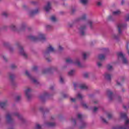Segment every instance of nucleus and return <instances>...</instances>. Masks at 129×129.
<instances>
[{"label": "nucleus", "instance_id": "f8f14e48", "mask_svg": "<svg viewBox=\"0 0 129 129\" xmlns=\"http://www.w3.org/2000/svg\"><path fill=\"white\" fill-rule=\"evenodd\" d=\"M99 60L100 61H102V60H104L105 59V56L103 54H100L98 56Z\"/></svg>", "mask_w": 129, "mask_h": 129}, {"label": "nucleus", "instance_id": "a19ab883", "mask_svg": "<svg viewBox=\"0 0 129 129\" xmlns=\"http://www.w3.org/2000/svg\"><path fill=\"white\" fill-rule=\"evenodd\" d=\"M111 117H112V115H111V114H108V118H111Z\"/></svg>", "mask_w": 129, "mask_h": 129}, {"label": "nucleus", "instance_id": "7ed1b4c3", "mask_svg": "<svg viewBox=\"0 0 129 129\" xmlns=\"http://www.w3.org/2000/svg\"><path fill=\"white\" fill-rule=\"evenodd\" d=\"M74 86L75 87H76L77 86H78L80 89H87L88 88L85 84H77L76 83H74Z\"/></svg>", "mask_w": 129, "mask_h": 129}, {"label": "nucleus", "instance_id": "c756f323", "mask_svg": "<svg viewBox=\"0 0 129 129\" xmlns=\"http://www.w3.org/2000/svg\"><path fill=\"white\" fill-rule=\"evenodd\" d=\"M35 128L36 129H41V125L39 124H37L35 126Z\"/></svg>", "mask_w": 129, "mask_h": 129}, {"label": "nucleus", "instance_id": "49530a36", "mask_svg": "<svg viewBox=\"0 0 129 129\" xmlns=\"http://www.w3.org/2000/svg\"><path fill=\"white\" fill-rule=\"evenodd\" d=\"M16 67H17V66H16L15 64L12 66V68H16Z\"/></svg>", "mask_w": 129, "mask_h": 129}, {"label": "nucleus", "instance_id": "20e7f679", "mask_svg": "<svg viewBox=\"0 0 129 129\" xmlns=\"http://www.w3.org/2000/svg\"><path fill=\"white\" fill-rule=\"evenodd\" d=\"M25 74L27 76L30 77V79L32 80V81H33V82H34V83H38V81H37V80L35 79L34 78L32 77V76H31V75H30V74L29 73V72L26 71L25 72Z\"/></svg>", "mask_w": 129, "mask_h": 129}, {"label": "nucleus", "instance_id": "2eb2a0df", "mask_svg": "<svg viewBox=\"0 0 129 129\" xmlns=\"http://www.w3.org/2000/svg\"><path fill=\"white\" fill-rule=\"evenodd\" d=\"M120 14V12L119 10H117L113 12V15L114 16H118V15Z\"/></svg>", "mask_w": 129, "mask_h": 129}, {"label": "nucleus", "instance_id": "bb28decb", "mask_svg": "<svg viewBox=\"0 0 129 129\" xmlns=\"http://www.w3.org/2000/svg\"><path fill=\"white\" fill-rule=\"evenodd\" d=\"M83 59H86V58H87V52H84L83 53Z\"/></svg>", "mask_w": 129, "mask_h": 129}, {"label": "nucleus", "instance_id": "cd10ccee", "mask_svg": "<svg viewBox=\"0 0 129 129\" xmlns=\"http://www.w3.org/2000/svg\"><path fill=\"white\" fill-rule=\"evenodd\" d=\"M84 77H85V78H87V77H88V76H89V73H85L84 74Z\"/></svg>", "mask_w": 129, "mask_h": 129}, {"label": "nucleus", "instance_id": "9d476101", "mask_svg": "<svg viewBox=\"0 0 129 129\" xmlns=\"http://www.w3.org/2000/svg\"><path fill=\"white\" fill-rule=\"evenodd\" d=\"M51 9V4L50 3H48L47 5L44 7V10L46 11V12H48V11H50Z\"/></svg>", "mask_w": 129, "mask_h": 129}, {"label": "nucleus", "instance_id": "c85d7f7f", "mask_svg": "<svg viewBox=\"0 0 129 129\" xmlns=\"http://www.w3.org/2000/svg\"><path fill=\"white\" fill-rule=\"evenodd\" d=\"M46 28L47 30H50V29L52 28V26H51L50 25H46Z\"/></svg>", "mask_w": 129, "mask_h": 129}, {"label": "nucleus", "instance_id": "b1692460", "mask_svg": "<svg viewBox=\"0 0 129 129\" xmlns=\"http://www.w3.org/2000/svg\"><path fill=\"white\" fill-rule=\"evenodd\" d=\"M54 125H55V123L54 122L47 123V126H54Z\"/></svg>", "mask_w": 129, "mask_h": 129}, {"label": "nucleus", "instance_id": "f257e3e1", "mask_svg": "<svg viewBox=\"0 0 129 129\" xmlns=\"http://www.w3.org/2000/svg\"><path fill=\"white\" fill-rule=\"evenodd\" d=\"M31 39L33 41H43V40H45V37L44 34L40 33L37 37L32 36Z\"/></svg>", "mask_w": 129, "mask_h": 129}, {"label": "nucleus", "instance_id": "e433bc0d", "mask_svg": "<svg viewBox=\"0 0 129 129\" xmlns=\"http://www.w3.org/2000/svg\"><path fill=\"white\" fill-rule=\"evenodd\" d=\"M97 6H101V5H102V3H101V2H97Z\"/></svg>", "mask_w": 129, "mask_h": 129}, {"label": "nucleus", "instance_id": "1a4fd4ad", "mask_svg": "<svg viewBox=\"0 0 129 129\" xmlns=\"http://www.w3.org/2000/svg\"><path fill=\"white\" fill-rule=\"evenodd\" d=\"M31 91H32L31 89H27L25 91V94L26 96L28 97V98H30V96H31Z\"/></svg>", "mask_w": 129, "mask_h": 129}, {"label": "nucleus", "instance_id": "ddd939ff", "mask_svg": "<svg viewBox=\"0 0 129 129\" xmlns=\"http://www.w3.org/2000/svg\"><path fill=\"white\" fill-rule=\"evenodd\" d=\"M120 117L121 118H126V113H120Z\"/></svg>", "mask_w": 129, "mask_h": 129}, {"label": "nucleus", "instance_id": "f704fd0d", "mask_svg": "<svg viewBox=\"0 0 129 129\" xmlns=\"http://www.w3.org/2000/svg\"><path fill=\"white\" fill-rule=\"evenodd\" d=\"M97 110H98V108L96 107H95L93 109V112H95L97 111Z\"/></svg>", "mask_w": 129, "mask_h": 129}, {"label": "nucleus", "instance_id": "c9c22d12", "mask_svg": "<svg viewBox=\"0 0 129 129\" xmlns=\"http://www.w3.org/2000/svg\"><path fill=\"white\" fill-rule=\"evenodd\" d=\"M75 100H76V99L71 98V101H72V102H75Z\"/></svg>", "mask_w": 129, "mask_h": 129}, {"label": "nucleus", "instance_id": "37998d69", "mask_svg": "<svg viewBox=\"0 0 129 129\" xmlns=\"http://www.w3.org/2000/svg\"><path fill=\"white\" fill-rule=\"evenodd\" d=\"M78 118H81V117H82V115H81V114H79L78 115Z\"/></svg>", "mask_w": 129, "mask_h": 129}, {"label": "nucleus", "instance_id": "2f4dec72", "mask_svg": "<svg viewBox=\"0 0 129 129\" xmlns=\"http://www.w3.org/2000/svg\"><path fill=\"white\" fill-rule=\"evenodd\" d=\"M3 16H4V17H7L8 16V13L7 12H4L2 13Z\"/></svg>", "mask_w": 129, "mask_h": 129}, {"label": "nucleus", "instance_id": "f3484780", "mask_svg": "<svg viewBox=\"0 0 129 129\" xmlns=\"http://www.w3.org/2000/svg\"><path fill=\"white\" fill-rule=\"evenodd\" d=\"M7 105V102H3L0 103V106L1 107H5Z\"/></svg>", "mask_w": 129, "mask_h": 129}, {"label": "nucleus", "instance_id": "4468645a", "mask_svg": "<svg viewBox=\"0 0 129 129\" xmlns=\"http://www.w3.org/2000/svg\"><path fill=\"white\" fill-rule=\"evenodd\" d=\"M6 118L8 121H11V120H12V115L10 114H8L7 115Z\"/></svg>", "mask_w": 129, "mask_h": 129}, {"label": "nucleus", "instance_id": "39448f33", "mask_svg": "<svg viewBox=\"0 0 129 129\" xmlns=\"http://www.w3.org/2000/svg\"><path fill=\"white\" fill-rule=\"evenodd\" d=\"M125 28V25L119 24L118 25V30L119 34H121V31Z\"/></svg>", "mask_w": 129, "mask_h": 129}, {"label": "nucleus", "instance_id": "423d86ee", "mask_svg": "<svg viewBox=\"0 0 129 129\" xmlns=\"http://www.w3.org/2000/svg\"><path fill=\"white\" fill-rule=\"evenodd\" d=\"M75 65H76L78 67H82V64L80 63L79 58H77L75 61L73 62Z\"/></svg>", "mask_w": 129, "mask_h": 129}, {"label": "nucleus", "instance_id": "603ef678", "mask_svg": "<svg viewBox=\"0 0 129 129\" xmlns=\"http://www.w3.org/2000/svg\"><path fill=\"white\" fill-rule=\"evenodd\" d=\"M120 99H121L120 97H118V100H120Z\"/></svg>", "mask_w": 129, "mask_h": 129}, {"label": "nucleus", "instance_id": "c03bdc74", "mask_svg": "<svg viewBox=\"0 0 129 129\" xmlns=\"http://www.w3.org/2000/svg\"><path fill=\"white\" fill-rule=\"evenodd\" d=\"M89 25L90 27H91V25H92V22L91 21H90L89 22Z\"/></svg>", "mask_w": 129, "mask_h": 129}, {"label": "nucleus", "instance_id": "79ce46f5", "mask_svg": "<svg viewBox=\"0 0 129 129\" xmlns=\"http://www.w3.org/2000/svg\"><path fill=\"white\" fill-rule=\"evenodd\" d=\"M82 105H83V106H84V107H85V108H87V105H86V104H85V103H83V104H82Z\"/></svg>", "mask_w": 129, "mask_h": 129}, {"label": "nucleus", "instance_id": "a878e982", "mask_svg": "<svg viewBox=\"0 0 129 129\" xmlns=\"http://www.w3.org/2000/svg\"><path fill=\"white\" fill-rule=\"evenodd\" d=\"M51 20L52 21V22H56V21H57V19H56V17L52 16L51 17Z\"/></svg>", "mask_w": 129, "mask_h": 129}, {"label": "nucleus", "instance_id": "412c9836", "mask_svg": "<svg viewBox=\"0 0 129 129\" xmlns=\"http://www.w3.org/2000/svg\"><path fill=\"white\" fill-rule=\"evenodd\" d=\"M77 98H78L79 99H82V98H83V96H82V95H81V94L79 93V94H78Z\"/></svg>", "mask_w": 129, "mask_h": 129}, {"label": "nucleus", "instance_id": "473e14b6", "mask_svg": "<svg viewBox=\"0 0 129 129\" xmlns=\"http://www.w3.org/2000/svg\"><path fill=\"white\" fill-rule=\"evenodd\" d=\"M102 121H103V122H104L105 123H107V121H106V120H105V119H104V118L103 117H101Z\"/></svg>", "mask_w": 129, "mask_h": 129}, {"label": "nucleus", "instance_id": "09e8293b", "mask_svg": "<svg viewBox=\"0 0 129 129\" xmlns=\"http://www.w3.org/2000/svg\"><path fill=\"white\" fill-rule=\"evenodd\" d=\"M37 69V67H33V70H36Z\"/></svg>", "mask_w": 129, "mask_h": 129}, {"label": "nucleus", "instance_id": "de8ad7c7", "mask_svg": "<svg viewBox=\"0 0 129 129\" xmlns=\"http://www.w3.org/2000/svg\"><path fill=\"white\" fill-rule=\"evenodd\" d=\"M15 115H17L18 116V117H20V114H19V113H16Z\"/></svg>", "mask_w": 129, "mask_h": 129}, {"label": "nucleus", "instance_id": "6ab92c4d", "mask_svg": "<svg viewBox=\"0 0 129 129\" xmlns=\"http://www.w3.org/2000/svg\"><path fill=\"white\" fill-rule=\"evenodd\" d=\"M107 68L108 70H112V69H113V68L111 64H108L107 66Z\"/></svg>", "mask_w": 129, "mask_h": 129}, {"label": "nucleus", "instance_id": "7c9ffc66", "mask_svg": "<svg viewBox=\"0 0 129 129\" xmlns=\"http://www.w3.org/2000/svg\"><path fill=\"white\" fill-rule=\"evenodd\" d=\"M97 66H98L99 67H101V66H102V63H101V62L98 61V62H97Z\"/></svg>", "mask_w": 129, "mask_h": 129}, {"label": "nucleus", "instance_id": "6e6552de", "mask_svg": "<svg viewBox=\"0 0 129 129\" xmlns=\"http://www.w3.org/2000/svg\"><path fill=\"white\" fill-rule=\"evenodd\" d=\"M20 52L21 55H23L25 57V58H27V53H26V52H25V51H24V49H23V47L22 46L20 47Z\"/></svg>", "mask_w": 129, "mask_h": 129}, {"label": "nucleus", "instance_id": "a211bd4d", "mask_svg": "<svg viewBox=\"0 0 129 129\" xmlns=\"http://www.w3.org/2000/svg\"><path fill=\"white\" fill-rule=\"evenodd\" d=\"M111 76H110V74H105V78H106V79H108V80H109V79H110Z\"/></svg>", "mask_w": 129, "mask_h": 129}, {"label": "nucleus", "instance_id": "5701e85b", "mask_svg": "<svg viewBox=\"0 0 129 129\" xmlns=\"http://www.w3.org/2000/svg\"><path fill=\"white\" fill-rule=\"evenodd\" d=\"M39 12V10L38 9L35 10L34 11H32V12H30V15H35V14H37Z\"/></svg>", "mask_w": 129, "mask_h": 129}, {"label": "nucleus", "instance_id": "9b49d317", "mask_svg": "<svg viewBox=\"0 0 129 129\" xmlns=\"http://www.w3.org/2000/svg\"><path fill=\"white\" fill-rule=\"evenodd\" d=\"M47 52H54L55 51V49H54V48L51 45H49V46L47 48Z\"/></svg>", "mask_w": 129, "mask_h": 129}, {"label": "nucleus", "instance_id": "f03ea898", "mask_svg": "<svg viewBox=\"0 0 129 129\" xmlns=\"http://www.w3.org/2000/svg\"><path fill=\"white\" fill-rule=\"evenodd\" d=\"M117 55L118 56V58H121V59H122V62L124 64H127V63H128L127 59H126V58L124 57V56L122 54V52H117Z\"/></svg>", "mask_w": 129, "mask_h": 129}, {"label": "nucleus", "instance_id": "aec40b11", "mask_svg": "<svg viewBox=\"0 0 129 129\" xmlns=\"http://www.w3.org/2000/svg\"><path fill=\"white\" fill-rule=\"evenodd\" d=\"M67 63H73V60L71 58H68L66 59Z\"/></svg>", "mask_w": 129, "mask_h": 129}, {"label": "nucleus", "instance_id": "0eeeda50", "mask_svg": "<svg viewBox=\"0 0 129 129\" xmlns=\"http://www.w3.org/2000/svg\"><path fill=\"white\" fill-rule=\"evenodd\" d=\"M79 32L82 36H84V35H85V26L81 27L79 29Z\"/></svg>", "mask_w": 129, "mask_h": 129}, {"label": "nucleus", "instance_id": "4c0bfd02", "mask_svg": "<svg viewBox=\"0 0 129 129\" xmlns=\"http://www.w3.org/2000/svg\"><path fill=\"white\" fill-rule=\"evenodd\" d=\"M10 77V79H14V78H15V76L14 75H11Z\"/></svg>", "mask_w": 129, "mask_h": 129}, {"label": "nucleus", "instance_id": "72a5a7b5", "mask_svg": "<svg viewBox=\"0 0 129 129\" xmlns=\"http://www.w3.org/2000/svg\"><path fill=\"white\" fill-rule=\"evenodd\" d=\"M20 99H21V96H18L17 97H16V100L17 101H18V100H20Z\"/></svg>", "mask_w": 129, "mask_h": 129}, {"label": "nucleus", "instance_id": "dca6fc26", "mask_svg": "<svg viewBox=\"0 0 129 129\" xmlns=\"http://www.w3.org/2000/svg\"><path fill=\"white\" fill-rule=\"evenodd\" d=\"M107 95H108L109 98H111V96H112V92H111V91L108 90L107 92Z\"/></svg>", "mask_w": 129, "mask_h": 129}, {"label": "nucleus", "instance_id": "393cba45", "mask_svg": "<svg viewBox=\"0 0 129 129\" xmlns=\"http://www.w3.org/2000/svg\"><path fill=\"white\" fill-rule=\"evenodd\" d=\"M74 72H75L74 70H71L69 72L68 74L70 76H72V75L74 74Z\"/></svg>", "mask_w": 129, "mask_h": 129}, {"label": "nucleus", "instance_id": "ea45409f", "mask_svg": "<svg viewBox=\"0 0 129 129\" xmlns=\"http://www.w3.org/2000/svg\"><path fill=\"white\" fill-rule=\"evenodd\" d=\"M63 81H64V80L63 79V78L60 77V82H61V83H63Z\"/></svg>", "mask_w": 129, "mask_h": 129}, {"label": "nucleus", "instance_id": "58836bf2", "mask_svg": "<svg viewBox=\"0 0 129 129\" xmlns=\"http://www.w3.org/2000/svg\"><path fill=\"white\" fill-rule=\"evenodd\" d=\"M125 20L126 21H129V15H126Z\"/></svg>", "mask_w": 129, "mask_h": 129}, {"label": "nucleus", "instance_id": "4be33fe9", "mask_svg": "<svg viewBox=\"0 0 129 129\" xmlns=\"http://www.w3.org/2000/svg\"><path fill=\"white\" fill-rule=\"evenodd\" d=\"M80 2L83 5H86L88 2V0H80Z\"/></svg>", "mask_w": 129, "mask_h": 129}, {"label": "nucleus", "instance_id": "8fccbe9b", "mask_svg": "<svg viewBox=\"0 0 129 129\" xmlns=\"http://www.w3.org/2000/svg\"><path fill=\"white\" fill-rule=\"evenodd\" d=\"M31 4H32L33 5H35V4H36V2H32Z\"/></svg>", "mask_w": 129, "mask_h": 129}, {"label": "nucleus", "instance_id": "864d4df0", "mask_svg": "<svg viewBox=\"0 0 129 129\" xmlns=\"http://www.w3.org/2000/svg\"><path fill=\"white\" fill-rule=\"evenodd\" d=\"M94 103H96V101H94Z\"/></svg>", "mask_w": 129, "mask_h": 129}, {"label": "nucleus", "instance_id": "3c124183", "mask_svg": "<svg viewBox=\"0 0 129 129\" xmlns=\"http://www.w3.org/2000/svg\"><path fill=\"white\" fill-rule=\"evenodd\" d=\"M117 85H120V83H119L118 82H117Z\"/></svg>", "mask_w": 129, "mask_h": 129}, {"label": "nucleus", "instance_id": "a18cd8bd", "mask_svg": "<svg viewBox=\"0 0 129 129\" xmlns=\"http://www.w3.org/2000/svg\"><path fill=\"white\" fill-rule=\"evenodd\" d=\"M63 49V47H62V46H59V50H62Z\"/></svg>", "mask_w": 129, "mask_h": 129}]
</instances>
